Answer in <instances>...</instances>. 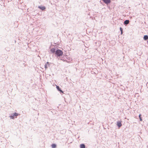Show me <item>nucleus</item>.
<instances>
[{
    "label": "nucleus",
    "mask_w": 148,
    "mask_h": 148,
    "mask_svg": "<svg viewBox=\"0 0 148 148\" xmlns=\"http://www.w3.org/2000/svg\"><path fill=\"white\" fill-rule=\"evenodd\" d=\"M80 148H85V145L84 144H82L80 145Z\"/></svg>",
    "instance_id": "nucleus-9"
},
{
    "label": "nucleus",
    "mask_w": 148,
    "mask_h": 148,
    "mask_svg": "<svg viewBox=\"0 0 148 148\" xmlns=\"http://www.w3.org/2000/svg\"><path fill=\"white\" fill-rule=\"evenodd\" d=\"M120 30L121 31V34H122V31H123V30H122L121 27H120Z\"/></svg>",
    "instance_id": "nucleus-13"
},
{
    "label": "nucleus",
    "mask_w": 148,
    "mask_h": 148,
    "mask_svg": "<svg viewBox=\"0 0 148 148\" xmlns=\"http://www.w3.org/2000/svg\"><path fill=\"white\" fill-rule=\"evenodd\" d=\"M56 88L58 91L60 92L63 93V92L61 90L59 87L58 86H56Z\"/></svg>",
    "instance_id": "nucleus-5"
},
{
    "label": "nucleus",
    "mask_w": 148,
    "mask_h": 148,
    "mask_svg": "<svg viewBox=\"0 0 148 148\" xmlns=\"http://www.w3.org/2000/svg\"><path fill=\"white\" fill-rule=\"evenodd\" d=\"M18 114L16 113H15L14 114L13 116H18Z\"/></svg>",
    "instance_id": "nucleus-11"
},
{
    "label": "nucleus",
    "mask_w": 148,
    "mask_h": 148,
    "mask_svg": "<svg viewBox=\"0 0 148 148\" xmlns=\"http://www.w3.org/2000/svg\"><path fill=\"white\" fill-rule=\"evenodd\" d=\"M38 8L42 10H44L46 9V8L45 6H38Z\"/></svg>",
    "instance_id": "nucleus-4"
},
{
    "label": "nucleus",
    "mask_w": 148,
    "mask_h": 148,
    "mask_svg": "<svg viewBox=\"0 0 148 148\" xmlns=\"http://www.w3.org/2000/svg\"><path fill=\"white\" fill-rule=\"evenodd\" d=\"M141 116V115L140 114H139V118H140V121H142V119L141 118V117H140Z\"/></svg>",
    "instance_id": "nucleus-12"
},
{
    "label": "nucleus",
    "mask_w": 148,
    "mask_h": 148,
    "mask_svg": "<svg viewBox=\"0 0 148 148\" xmlns=\"http://www.w3.org/2000/svg\"><path fill=\"white\" fill-rule=\"evenodd\" d=\"M56 54L58 56H62L63 54V52L60 49H57L56 51Z\"/></svg>",
    "instance_id": "nucleus-1"
},
{
    "label": "nucleus",
    "mask_w": 148,
    "mask_h": 148,
    "mask_svg": "<svg viewBox=\"0 0 148 148\" xmlns=\"http://www.w3.org/2000/svg\"><path fill=\"white\" fill-rule=\"evenodd\" d=\"M106 4H108L110 3V0H102Z\"/></svg>",
    "instance_id": "nucleus-3"
},
{
    "label": "nucleus",
    "mask_w": 148,
    "mask_h": 148,
    "mask_svg": "<svg viewBox=\"0 0 148 148\" xmlns=\"http://www.w3.org/2000/svg\"><path fill=\"white\" fill-rule=\"evenodd\" d=\"M45 67L46 69L47 68V64H46L45 65Z\"/></svg>",
    "instance_id": "nucleus-15"
},
{
    "label": "nucleus",
    "mask_w": 148,
    "mask_h": 148,
    "mask_svg": "<svg viewBox=\"0 0 148 148\" xmlns=\"http://www.w3.org/2000/svg\"><path fill=\"white\" fill-rule=\"evenodd\" d=\"M147 43H148V41H147Z\"/></svg>",
    "instance_id": "nucleus-17"
},
{
    "label": "nucleus",
    "mask_w": 148,
    "mask_h": 148,
    "mask_svg": "<svg viewBox=\"0 0 148 148\" xmlns=\"http://www.w3.org/2000/svg\"><path fill=\"white\" fill-rule=\"evenodd\" d=\"M143 39L145 40H146L148 39V36L147 35H145L143 37Z\"/></svg>",
    "instance_id": "nucleus-7"
},
{
    "label": "nucleus",
    "mask_w": 148,
    "mask_h": 148,
    "mask_svg": "<svg viewBox=\"0 0 148 148\" xmlns=\"http://www.w3.org/2000/svg\"><path fill=\"white\" fill-rule=\"evenodd\" d=\"M10 117L12 119H13L14 118V116H13H13H10Z\"/></svg>",
    "instance_id": "nucleus-14"
},
{
    "label": "nucleus",
    "mask_w": 148,
    "mask_h": 148,
    "mask_svg": "<svg viewBox=\"0 0 148 148\" xmlns=\"http://www.w3.org/2000/svg\"><path fill=\"white\" fill-rule=\"evenodd\" d=\"M56 145L55 144H52L51 145V147L52 148H55L56 147Z\"/></svg>",
    "instance_id": "nucleus-10"
},
{
    "label": "nucleus",
    "mask_w": 148,
    "mask_h": 148,
    "mask_svg": "<svg viewBox=\"0 0 148 148\" xmlns=\"http://www.w3.org/2000/svg\"><path fill=\"white\" fill-rule=\"evenodd\" d=\"M121 121H118L117 122V125L119 127H121L122 125V124H121Z\"/></svg>",
    "instance_id": "nucleus-2"
},
{
    "label": "nucleus",
    "mask_w": 148,
    "mask_h": 148,
    "mask_svg": "<svg viewBox=\"0 0 148 148\" xmlns=\"http://www.w3.org/2000/svg\"><path fill=\"white\" fill-rule=\"evenodd\" d=\"M50 51L52 53H54L55 52H56L55 49L54 48H52L51 49Z\"/></svg>",
    "instance_id": "nucleus-6"
},
{
    "label": "nucleus",
    "mask_w": 148,
    "mask_h": 148,
    "mask_svg": "<svg viewBox=\"0 0 148 148\" xmlns=\"http://www.w3.org/2000/svg\"><path fill=\"white\" fill-rule=\"evenodd\" d=\"M129 20H126L124 21V23L125 24L127 25V24H128L129 23Z\"/></svg>",
    "instance_id": "nucleus-8"
},
{
    "label": "nucleus",
    "mask_w": 148,
    "mask_h": 148,
    "mask_svg": "<svg viewBox=\"0 0 148 148\" xmlns=\"http://www.w3.org/2000/svg\"><path fill=\"white\" fill-rule=\"evenodd\" d=\"M48 64L49 65V63L48 62H47V64Z\"/></svg>",
    "instance_id": "nucleus-16"
}]
</instances>
